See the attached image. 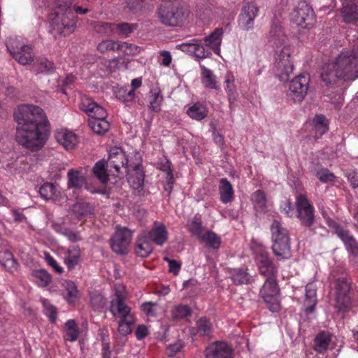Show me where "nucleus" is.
<instances>
[{
	"mask_svg": "<svg viewBox=\"0 0 358 358\" xmlns=\"http://www.w3.org/2000/svg\"><path fill=\"white\" fill-rule=\"evenodd\" d=\"M321 77L326 85L335 83L338 79L355 80L358 78V52L342 51L334 62L322 67Z\"/></svg>",
	"mask_w": 358,
	"mask_h": 358,
	"instance_id": "nucleus-1",
	"label": "nucleus"
},
{
	"mask_svg": "<svg viewBox=\"0 0 358 358\" xmlns=\"http://www.w3.org/2000/svg\"><path fill=\"white\" fill-rule=\"evenodd\" d=\"M287 37L285 35L282 27L273 24L268 35V40L273 45H282L283 48L277 53L275 59V73L282 81L286 80L294 71V48L285 45Z\"/></svg>",
	"mask_w": 358,
	"mask_h": 358,
	"instance_id": "nucleus-2",
	"label": "nucleus"
},
{
	"mask_svg": "<svg viewBox=\"0 0 358 358\" xmlns=\"http://www.w3.org/2000/svg\"><path fill=\"white\" fill-rule=\"evenodd\" d=\"M73 2V0H56L57 10L50 17L53 30L64 36L70 35L76 27L77 17L71 8Z\"/></svg>",
	"mask_w": 358,
	"mask_h": 358,
	"instance_id": "nucleus-3",
	"label": "nucleus"
},
{
	"mask_svg": "<svg viewBox=\"0 0 358 358\" xmlns=\"http://www.w3.org/2000/svg\"><path fill=\"white\" fill-rule=\"evenodd\" d=\"M334 290L335 307L339 312H347L351 308L350 282L343 273L338 274L333 271L329 276Z\"/></svg>",
	"mask_w": 358,
	"mask_h": 358,
	"instance_id": "nucleus-4",
	"label": "nucleus"
},
{
	"mask_svg": "<svg viewBox=\"0 0 358 358\" xmlns=\"http://www.w3.org/2000/svg\"><path fill=\"white\" fill-rule=\"evenodd\" d=\"M48 124H29L25 126V117H24V148L34 152L41 150L48 139Z\"/></svg>",
	"mask_w": 358,
	"mask_h": 358,
	"instance_id": "nucleus-5",
	"label": "nucleus"
},
{
	"mask_svg": "<svg viewBox=\"0 0 358 358\" xmlns=\"http://www.w3.org/2000/svg\"><path fill=\"white\" fill-rule=\"evenodd\" d=\"M273 240L272 249L279 260L289 259L291 256L289 236L287 230L280 222L274 220L271 226Z\"/></svg>",
	"mask_w": 358,
	"mask_h": 358,
	"instance_id": "nucleus-6",
	"label": "nucleus"
},
{
	"mask_svg": "<svg viewBox=\"0 0 358 358\" xmlns=\"http://www.w3.org/2000/svg\"><path fill=\"white\" fill-rule=\"evenodd\" d=\"M157 14L161 23L166 26H183L189 22V12L182 8L161 5Z\"/></svg>",
	"mask_w": 358,
	"mask_h": 358,
	"instance_id": "nucleus-7",
	"label": "nucleus"
},
{
	"mask_svg": "<svg viewBox=\"0 0 358 358\" xmlns=\"http://www.w3.org/2000/svg\"><path fill=\"white\" fill-rule=\"evenodd\" d=\"M127 291L124 285L117 284L115 286L114 298L110 301V311L115 317H124L132 315L131 308L125 303Z\"/></svg>",
	"mask_w": 358,
	"mask_h": 358,
	"instance_id": "nucleus-8",
	"label": "nucleus"
},
{
	"mask_svg": "<svg viewBox=\"0 0 358 358\" xmlns=\"http://www.w3.org/2000/svg\"><path fill=\"white\" fill-rule=\"evenodd\" d=\"M292 21L303 29H310L315 23V15L313 8L305 1L298 3L294 9Z\"/></svg>",
	"mask_w": 358,
	"mask_h": 358,
	"instance_id": "nucleus-9",
	"label": "nucleus"
},
{
	"mask_svg": "<svg viewBox=\"0 0 358 358\" xmlns=\"http://www.w3.org/2000/svg\"><path fill=\"white\" fill-rule=\"evenodd\" d=\"M259 12V8L254 1L245 3L238 17V26L242 31H250L255 28V20Z\"/></svg>",
	"mask_w": 358,
	"mask_h": 358,
	"instance_id": "nucleus-10",
	"label": "nucleus"
},
{
	"mask_svg": "<svg viewBox=\"0 0 358 358\" xmlns=\"http://www.w3.org/2000/svg\"><path fill=\"white\" fill-rule=\"evenodd\" d=\"M279 290L274 277L266 278V280L260 290V294L266 303L267 308L272 312L280 309L278 300Z\"/></svg>",
	"mask_w": 358,
	"mask_h": 358,
	"instance_id": "nucleus-11",
	"label": "nucleus"
},
{
	"mask_svg": "<svg viewBox=\"0 0 358 358\" xmlns=\"http://www.w3.org/2000/svg\"><path fill=\"white\" fill-rule=\"evenodd\" d=\"M24 65H31V70L36 73H49L55 69L54 64L47 59L36 60L29 46H24Z\"/></svg>",
	"mask_w": 358,
	"mask_h": 358,
	"instance_id": "nucleus-12",
	"label": "nucleus"
},
{
	"mask_svg": "<svg viewBox=\"0 0 358 358\" xmlns=\"http://www.w3.org/2000/svg\"><path fill=\"white\" fill-rule=\"evenodd\" d=\"M296 206L302 224L308 227L313 226L315 221L314 208L305 194H300L296 196Z\"/></svg>",
	"mask_w": 358,
	"mask_h": 358,
	"instance_id": "nucleus-13",
	"label": "nucleus"
},
{
	"mask_svg": "<svg viewBox=\"0 0 358 358\" xmlns=\"http://www.w3.org/2000/svg\"><path fill=\"white\" fill-rule=\"evenodd\" d=\"M128 159L124 151L120 147L111 148L108 151V157L106 163L108 171L113 175L119 173L120 169L127 170Z\"/></svg>",
	"mask_w": 358,
	"mask_h": 358,
	"instance_id": "nucleus-14",
	"label": "nucleus"
},
{
	"mask_svg": "<svg viewBox=\"0 0 358 358\" xmlns=\"http://www.w3.org/2000/svg\"><path fill=\"white\" fill-rule=\"evenodd\" d=\"M132 238V232L127 227H118L111 238V248L117 254H125Z\"/></svg>",
	"mask_w": 358,
	"mask_h": 358,
	"instance_id": "nucleus-15",
	"label": "nucleus"
},
{
	"mask_svg": "<svg viewBox=\"0 0 358 358\" xmlns=\"http://www.w3.org/2000/svg\"><path fill=\"white\" fill-rule=\"evenodd\" d=\"M310 77L301 74L291 80L289 85L290 96L296 101L301 102L307 94L309 88Z\"/></svg>",
	"mask_w": 358,
	"mask_h": 358,
	"instance_id": "nucleus-16",
	"label": "nucleus"
},
{
	"mask_svg": "<svg viewBox=\"0 0 358 358\" xmlns=\"http://www.w3.org/2000/svg\"><path fill=\"white\" fill-rule=\"evenodd\" d=\"M177 48L199 59L207 58L211 56L210 49L206 48L202 44L201 40L197 38H194L189 43L178 45Z\"/></svg>",
	"mask_w": 358,
	"mask_h": 358,
	"instance_id": "nucleus-17",
	"label": "nucleus"
},
{
	"mask_svg": "<svg viewBox=\"0 0 358 358\" xmlns=\"http://www.w3.org/2000/svg\"><path fill=\"white\" fill-rule=\"evenodd\" d=\"M24 117H25V126L29 124L36 125L49 124L43 109L38 106L24 104Z\"/></svg>",
	"mask_w": 358,
	"mask_h": 358,
	"instance_id": "nucleus-18",
	"label": "nucleus"
},
{
	"mask_svg": "<svg viewBox=\"0 0 358 358\" xmlns=\"http://www.w3.org/2000/svg\"><path fill=\"white\" fill-rule=\"evenodd\" d=\"M206 358H233L232 348L226 342L217 341L210 344L205 350Z\"/></svg>",
	"mask_w": 358,
	"mask_h": 358,
	"instance_id": "nucleus-19",
	"label": "nucleus"
},
{
	"mask_svg": "<svg viewBox=\"0 0 358 358\" xmlns=\"http://www.w3.org/2000/svg\"><path fill=\"white\" fill-rule=\"evenodd\" d=\"M142 233L150 242L160 246L163 245L168 239V231L165 225L159 222H155L150 231H145Z\"/></svg>",
	"mask_w": 358,
	"mask_h": 358,
	"instance_id": "nucleus-20",
	"label": "nucleus"
},
{
	"mask_svg": "<svg viewBox=\"0 0 358 358\" xmlns=\"http://www.w3.org/2000/svg\"><path fill=\"white\" fill-rule=\"evenodd\" d=\"M335 231L350 255L354 258L358 257V243L350 231L340 226L336 227Z\"/></svg>",
	"mask_w": 358,
	"mask_h": 358,
	"instance_id": "nucleus-21",
	"label": "nucleus"
},
{
	"mask_svg": "<svg viewBox=\"0 0 358 358\" xmlns=\"http://www.w3.org/2000/svg\"><path fill=\"white\" fill-rule=\"evenodd\" d=\"M55 136L57 141L67 150L75 149L78 143V136L73 131L69 129L57 130Z\"/></svg>",
	"mask_w": 358,
	"mask_h": 358,
	"instance_id": "nucleus-22",
	"label": "nucleus"
},
{
	"mask_svg": "<svg viewBox=\"0 0 358 358\" xmlns=\"http://www.w3.org/2000/svg\"><path fill=\"white\" fill-rule=\"evenodd\" d=\"M341 13L344 22L350 24L357 22L358 1L355 0L344 1Z\"/></svg>",
	"mask_w": 358,
	"mask_h": 358,
	"instance_id": "nucleus-23",
	"label": "nucleus"
},
{
	"mask_svg": "<svg viewBox=\"0 0 358 358\" xmlns=\"http://www.w3.org/2000/svg\"><path fill=\"white\" fill-rule=\"evenodd\" d=\"M80 108L90 117H94L96 115L101 116L104 115L105 109L87 96H81Z\"/></svg>",
	"mask_w": 358,
	"mask_h": 358,
	"instance_id": "nucleus-24",
	"label": "nucleus"
},
{
	"mask_svg": "<svg viewBox=\"0 0 358 358\" xmlns=\"http://www.w3.org/2000/svg\"><path fill=\"white\" fill-rule=\"evenodd\" d=\"M256 261L258 264L261 274L266 278L275 276L276 268L266 252H262L257 255Z\"/></svg>",
	"mask_w": 358,
	"mask_h": 358,
	"instance_id": "nucleus-25",
	"label": "nucleus"
},
{
	"mask_svg": "<svg viewBox=\"0 0 358 358\" xmlns=\"http://www.w3.org/2000/svg\"><path fill=\"white\" fill-rule=\"evenodd\" d=\"M224 30L222 28H217L208 36L203 38L205 47H209L215 54L220 55V45L222 41Z\"/></svg>",
	"mask_w": 358,
	"mask_h": 358,
	"instance_id": "nucleus-26",
	"label": "nucleus"
},
{
	"mask_svg": "<svg viewBox=\"0 0 358 358\" xmlns=\"http://www.w3.org/2000/svg\"><path fill=\"white\" fill-rule=\"evenodd\" d=\"M107 113L104 110V115H96L94 117H90L89 120V126L92 130L97 134H103L109 129L110 125L108 122L106 120Z\"/></svg>",
	"mask_w": 358,
	"mask_h": 358,
	"instance_id": "nucleus-27",
	"label": "nucleus"
},
{
	"mask_svg": "<svg viewBox=\"0 0 358 358\" xmlns=\"http://www.w3.org/2000/svg\"><path fill=\"white\" fill-rule=\"evenodd\" d=\"M6 47L13 57L20 64H22V43L15 37H10L6 42Z\"/></svg>",
	"mask_w": 358,
	"mask_h": 358,
	"instance_id": "nucleus-28",
	"label": "nucleus"
},
{
	"mask_svg": "<svg viewBox=\"0 0 358 358\" xmlns=\"http://www.w3.org/2000/svg\"><path fill=\"white\" fill-rule=\"evenodd\" d=\"M331 341V336L328 331H321L315 338L314 350L317 353L326 352Z\"/></svg>",
	"mask_w": 358,
	"mask_h": 358,
	"instance_id": "nucleus-29",
	"label": "nucleus"
},
{
	"mask_svg": "<svg viewBox=\"0 0 358 358\" xmlns=\"http://www.w3.org/2000/svg\"><path fill=\"white\" fill-rule=\"evenodd\" d=\"M153 248L151 242L146 238L143 233L138 237L135 252L136 255L141 257H148L152 252Z\"/></svg>",
	"mask_w": 358,
	"mask_h": 358,
	"instance_id": "nucleus-30",
	"label": "nucleus"
},
{
	"mask_svg": "<svg viewBox=\"0 0 358 358\" xmlns=\"http://www.w3.org/2000/svg\"><path fill=\"white\" fill-rule=\"evenodd\" d=\"M208 113V109L207 106L199 102L195 103L187 110L188 116L196 121H200L206 118Z\"/></svg>",
	"mask_w": 358,
	"mask_h": 358,
	"instance_id": "nucleus-31",
	"label": "nucleus"
},
{
	"mask_svg": "<svg viewBox=\"0 0 358 358\" xmlns=\"http://www.w3.org/2000/svg\"><path fill=\"white\" fill-rule=\"evenodd\" d=\"M201 79L204 87L209 89L217 90L219 86L217 85L216 77L213 71L203 65H201Z\"/></svg>",
	"mask_w": 358,
	"mask_h": 358,
	"instance_id": "nucleus-32",
	"label": "nucleus"
},
{
	"mask_svg": "<svg viewBox=\"0 0 358 358\" xmlns=\"http://www.w3.org/2000/svg\"><path fill=\"white\" fill-rule=\"evenodd\" d=\"M219 191L220 194V201L222 203H227L232 201L234 197V189L232 185L227 178L220 179Z\"/></svg>",
	"mask_w": 358,
	"mask_h": 358,
	"instance_id": "nucleus-33",
	"label": "nucleus"
},
{
	"mask_svg": "<svg viewBox=\"0 0 358 358\" xmlns=\"http://www.w3.org/2000/svg\"><path fill=\"white\" fill-rule=\"evenodd\" d=\"M67 176L69 187L80 189L86 184V178L80 171L71 169L69 171Z\"/></svg>",
	"mask_w": 358,
	"mask_h": 358,
	"instance_id": "nucleus-34",
	"label": "nucleus"
},
{
	"mask_svg": "<svg viewBox=\"0 0 358 358\" xmlns=\"http://www.w3.org/2000/svg\"><path fill=\"white\" fill-rule=\"evenodd\" d=\"M201 243L206 244L208 248L217 250L220 248L221 245V238L212 231H206L199 238Z\"/></svg>",
	"mask_w": 358,
	"mask_h": 358,
	"instance_id": "nucleus-35",
	"label": "nucleus"
},
{
	"mask_svg": "<svg viewBox=\"0 0 358 358\" xmlns=\"http://www.w3.org/2000/svg\"><path fill=\"white\" fill-rule=\"evenodd\" d=\"M317 303L316 286L313 283H308L306 286V311L309 313L314 310Z\"/></svg>",
	"mask_w": 358,
	"mask_h": 358,
	"instance_id": "nucleus-36",
	"label": "nucleus"
},
{
	"mask_svg": "<svg viewBox=\"0 0 358 358\" xmlns=\"http://www.w3.org/2000/svg\"><path fill=\"white\" fill-rule=\"evenodd\" d=\"M313 129L315 131V136L318 138L325 134L328 129V120L322 115H316L313 120Z\"/></svg>",
	"mask_w": 358,
	"mask_h": 358,
	"instance_id": "nucleus-37",
	"label": "nucleus"
},
{
	"mask_svg": "<svg viewBox=\"0 0 358 358\" xmlns=\"http://www.w3.org/2000/svg\"><path fill=\"white\" fill-rule=\"evenodd\" d=\"M80 258V250L78 246H72L66 251L64 262L69 269H73L78 264Z\"/></svg>",
	"mask_w": 358,
	"mask_h": 358,
	"instance_id": "nucleus-38",
	"label": "nucleus"
},
{
	"mask_svg": "<svg viewBox=\"0 0 358 358\" xmlns=\"http://www.w3.org/2000/svg\"><path fill=\"white\" fill-rule=\"evenodd\" d=\"M231 278L236 285H248L253 281L252 278L246 271L242 268L233 269L231 273Z\"/></svg>",
	"mask_w": 358,
	"mask_h": 358,
	"instance_id": "nucleus-39",
	"label": "nucleus"
},
{
	"mask_svg": "<svg viewBox=\"0 0 358 358\" xmlns=\"http://www.w3.org/2000/svg\"><path fill=\"white\" fill-rule=\"evenodd\" d=\"M128 181L134 189H138L143 185L144 174L140 164L134 166V173L129 176Z\"/></svg>",
	"mask_w": 358,
	"mask_h": 358,
	"instance_id": "nucleus-40",
	"label": "nucleus"
},
{
	"mask_svg": "<svg viewBox=\"0 0 358 358\" xmlns=\"http://www.w3.org/2000/svg\"><path fill=\"white\" fill-rule=\"evenodd\" d=\"M192 310L187 305L179 304L173 308L171 315L173 320L178 321L189 317Z\"/></svg>",
	"mask_w": 358,
	"mask_h": 358,
	"instance_id": "nucleus-41",
	"label": "nucleus"
},
{
	"mask_svg": "<svg viewBox=\"0 0 358 358\" xmlns=\"http://www.w3.org/2000/svg\"><path fill=\"white\" fill-rule=\"evenodd\" d=\"M225 91L227 94L230 103H232L236 100L237 90L235 85V78L232 75L227 74L225 76Z\"/></svg>",
	"mask_w": 358,
	"mask_h": 358,
	"instance_id": "nucleus-42",
	"label": "nucleus"
},
{
	"mask_svg": "<svg viewBox=\"0 0 358 358\" xmlns=\"http://www.w3.org/2000/svg\"><path fill=\"white\" fill-rule=\"evenodd\" d=\"M138 28L137 24L120 22L115 23V31L122 38H127Z\"/></svg>",
	"mask_w": 358,
	"mask_h": 358,
	"instance_id": "nucleus-43",
	"label": "nucleus"
},
{
	"mask_svg": "<svg viewBox=\"0 0 358 358\" xmlns=\"http://www.w3.org/2000/svg\"><path fill=\"white\" fill-rule=\"evenodd\" d=\"M32 275L35 282L41 287L48 286L52 280L50 274L43 269L34 271Z\"/></svg>",
	"mask_w": 358,
	"mask_h": 358,
	"instance_id": "nucleus-44",
	"label": "nucleus"
},
{
	"mask_svg": "<svg viewBox=\"0 0 358 358\" xmlns=\"http://www.w3.org/2000/svg\"><path fill=\"white\" fill-rule=\"evenodd\" d=\"M64 287L66 294L65 299L69 303H73L78 298V290L74 282L65 281Z\"/></svg>",
	"mask_w": 358,
	"mask_h": 358,
	"instance_id": "nucleus-45",
	"label": "nucleus"
},
{
	"mask_svg": "<svg viewBox=\"0 0 358 358\" xmlns=\"http://www.w3.org/2000/svg\"><path fill=\"white\" fill-rule=\"evenodd\" d=\"M134 315H129L124 317H120L118 324V331L123 336L128 335L132 331V325L134 323Z\"/></svg>",
	"mask_w": 358,
	"mask_h": 358,
	"instance_id": "nucleus-46",
	"label": "nucleus"
},
{
	"mask_svg": "<svg viewBox=\"0 0 358 358\" xmlns=\"http://www.w3.org/2000/svg\"><path fill=\"white\" fill-rule=\"evenodd\" d=\"M115 96L127 106H131L135 98V92L121 87L115 91Z\"/></svg>",
	"mask_w": 358,
	"mask_h": 358,
	"instance_id": "nucleus-47",
	"label": "nucleus"
},
{
	"mask_svg": "<svg viewBox=\"0 0 358 358\" xmlns=\"http://www.w3.org/2000/svg\"><path fill=\"white\" fill-rule=\"evenodd\" d=\"M0 263L2 266L9 270L12 271L16 268V261L13 258V254L8 250H3L0 252Z\"/></svg>",
	"mask_w": 358,
	"mask_h": 358,
	"instance_id": "nucleus-48",
	"label": "nucleus"
},
{
	"mask_svg": "<svg viewBox=\"0 0 358 358\" xmlns=\"http://www.w3.org/2000/svg\"><path fill=\"white\" fill-rule=\"evenodd\" d=\"M117 51L126 55H136L140 53L141 48L127 42L118 41Z\"/></svg>",
	"mask_w": 358,
	"mask_h": 358,
	"instance_id": "nucleus-49",
	"label": "nucleus"
},
{
	"mask_svg": "<svg viewBox=\"0 0 358 358\" xmlns=\"http://www.w3.org/2000/svg\"><path fill=\"white\" fill-rule=\"evenodd\" d=\"M13 117L15 121L17 123L16 128L15 140L20 145H22V108L20 106L14 111Z\"/></svg>",
	"mask_w": 358,
	"mask_h": 358,
	"instance_id": "nucleus-50",
	"label": "nucleus"
},
{
	"mask_svg": "<svg viewBox=\"0 0 358 358\" xmlns=\"http://www.w3.org/2000/svg\"><path fill=\"white\" fill-rule=\"evenodd\" d=\"M151 95L150 97L149 107L154 112H158L160 110V106L163 100L161 95L160 90L155 89L150 91Z\"/></svg>",
	"mask_w": 358,
	"mask_h": 358,
	"instance_id": "nucleus-51",
	"label": "nucleus"
},
{
	"mask_svg": "<svg viewBox=\"0 0 358 358\" xmlns=\"http://www.w3.org/2000/svg\"><path fill=\"white\" fill-rule=\"evenodd\" d=\"M65 327L66 329V340L74 342L77 340L79 331L76 326V323L73 320H69L65 323Z\"/></svg>",
	"mask_w": 358,
	"mask_h": 358,
	"instance_id": "nucleus-52",
	"label": "nucleus"
},
{
	"mask_svg": "<svg viewBox=\"0 0 358 358\" xmlns=\"http://www.w3.org/2000/svg\"><path fill=\"white\" fill-rule=\"evenodd\" d=\"M94 176L103 184L108 180V174L106 172V166L103 161L97 162L93 167Z\"/></svg>",
	"mask_w": 358,
	"mask_h": 358,
	"instance_id": "nucleus-53",
	"label": "nucleus"
},
{
	"mask_svg": "<svg viewBox=\"0 0 358 358\" xmlns=\"http://www.w3.org/2000/svg\"><path fill=\"white\" fill-rule=\"evenodd\" d=\"M188 229L189 231L198 238L204 232L202 222L200 217L195 216L188 222Z\"/></svg>",
	"mask_w": 358,
	"mask_h": 358,
	"instance_id": "nucleus-54",
	"label": "nucleus"
},
{
	"mask_svg": "<svg viewBox=\"0 0 358 358\" xmlns=\"http://www.w3.org/2000/svg\"><path fill=\"white\" fill-rule=\"evenodd\" d=\"M94 30L103 35H111L115 32V23L98 22L94 27Z\"/></svg>",
	"mask_w": 358,
	"mask_h": 358,
	"instance_id": "nucleus-55",
	"label": "nucleus"
},
{
	"mask_svg": "<svg viewBox=\"0 0 358 358\" xmlns=\"http://www.w3.org/2000/svg\"><path fill=\"white\" fill-rule=\"evenodd\" d=\"M57 191V187L56 185L52 183H45L41 187L39 193L44 199L49 200L54 198Z\"/></svg>",
	"mask_w": 358,
	"mask_h": 358,
	"instance_id": "nucleus-56",
	"label": "nucleus"
},
{
	"mask_svg": "<svg viewBox=\"0 0 358 358\" xmlns=\"http://www.w3.org/2000/svg\"><path fill=\"white\" fill-rule=\"evenodd\" d=\"M41 303L44 308V314L49 318L51 322H55L57 317L56 308L46 299H41Z\"/></svg>",
	"mask_w": 358,
	"mask_h": 358,
	"instance_id": "nucleus-57",
	"label": "nucleus"
},
{
	"mask_svg": "<svg viewBox=\"0 0 358 358\" xmlns=\"http://www.w3.org/2000/svg\"><path fill=\"white\" fill-rule=\"evenodd\" d=\"M73 212L78 217L87 215L92 213L91 206L87 203H76L73 206Z\"/></svg>",
	"mask_w": 358,
	"mask_h": 358,
	"instance_id": "nucleus-58",
	"label": "nucleus"
},
{
	"mask_svg": "<svg viewBox=\"0 0 358 358\" xmlns=\"http://www.w3.org/2000/svg\"><path fill=\"white\" fill-rule=\"evenodd\" d=\"M118 40H104L97 45V50L105 53L109 50L117 51Z\"/></svg>",
	"mask_w": 358,
	"mask_h": 358,
	"instance_id": "nucleus-59",
	"label": "nucleus"
},
{
	"mask_svg": "<svg viewBox=\"0 0 358 358\" xmlns=\"http://www.w3.org/2000/svg\"><path fill=\"white\" fill-rule=\"evenodd\" d=\"M252 201L253 202L255 208L262 210L266 203V196L262 190H257L252 195Z\"/></svg>",
	"mask_w": 358,
	"mask_h": 358,
	"instance_id": "nucleus-60",
	"label": "nucleus"
},
{
	"mask_svg": "<svg viewBox=\"0 0 358 358\" xmlns=\"http://www.w3.org/2000/svg\"><path fill=\"white\" fill-rule=\"evenodd\" d=\"M316 177L323 183L332 182L335 180V176L327 169H321L317 171Z\"/></svg>",
	"mask_w": 358,
	"mask_h": 358,
	"instance_id": "nucleus-61",
	"label": "nucleus"
},
{
	"mask_svg": "<svg viewBox=\"0 0 358 358\" xmlns=\"http://www.w3.org/2000/svg\"><path fill=\"white\" fill-rule=\"evenodd\" d=\"M198 331L203 336H208L211 331V324L206 318H201L197 321Z\"/></svg>",
	"mask_w": 358,
	"mask_h": 358,
	"instance_id": "nucleus-62",
	"label": "nucleus"
},
{
	"mask_svg": "<svg viewBox=\"0 0 358 358\" xmlns=\"http://www.w3.org/2000/svg\"><path fill=\"white\" fill-rule=\"evenodd\" d=\"M146 0H126L125 8L135 13L141 10Z\"/></svg>",
	"mask_w": 358,
	"mask_h": 358,
	"instance_id": "nucleus-63",
	"label": "nucleus"
},
{
	"mask_svg": "<svg viewBox=\"0 0 358 358\" xmlns=\"http://www.w3.org/2000/svg\"><path fill=\"white\" fill-rule=\"evenodd\" d=\"M157 303L146 302L141 305V310L148 316H155L157 315Z\"/></svg>",
	"mask_w": 358,
	"mask_h": 358,
	"instance_id": "nucleus-64",
	"label": "nucleus"
}]
</instances>
